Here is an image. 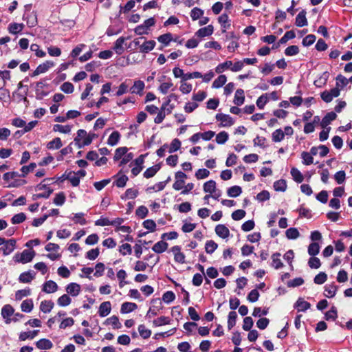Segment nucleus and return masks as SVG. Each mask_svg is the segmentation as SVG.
Here are the masks:
<instances>
[{
	"mask_svg": "<svg viewBox=\"0 0 352 352\" xmlns=\"http://www.w3.org/2000/svg\"><path fill=\"white\" fill-rule=\"evenodd\" d=\"M94 133H87L84 129H79L77 131V135L74 138L76 145L78 148L89 145L95 138Z\"/></svg>",
	"mask_w": 352,
	"mask_h": 352,
	"instance_id": "f257e3e1",
	"label": "nucleus"
},
{
	"mask_svg": "<svg viewBox=\"0 0 352 352\" xmlns=\"http://www.w3.org/2000/svg\"><path fill=\"white\" fill-rule=\"evenodd\" d=\"M156 21L153 17H151L144 21L141 25H138L134 29L135 34L141 36L144 34H148L150 31V28L155 25Z\"/></svg>",
	"mask_w": 352,
	"mask_h": 352,
	"instance_id": "f03ea898",
	"label": "nucleus"
},
{
	"mask_svg": "<svg viewBox=\"0 0 352 352\" xmlns=\"http://www.w3.org/2000/svg\"><path fill=\"white\" fill-rule=\"evenodd\" d=\"M35 256L34 250H24L21 253L16 254L13 259L16 263L25 264L31 262Z\"/></svg>",
	"mask_w": 352,
	"mask_h": 352,
	"instance_id": "7ed1b4c3",
	"label": "nucleus"
},
{
	"mask_svg": "<svg viewBox=\"0 0 352 352\" xmlns=\"http://www.w3.org/2000/svg\"><path fill=\"white\" fill-rule=\"evenodd\" d=\"M340 94V89L338 87H334L330 90H325L320 94L322 100L326 103H329L333 100V98H337Z\"/></svg>",
	"mask_w": 352,
	"mask_h": 352,
	"instance_id": "20e7f679",
	"label": "nucleus"
},
{
	"mask_svg": "<svg viewBox=\"0 0 352 352\" xmlns=\"http://www.w3.org/2000/svg\"><path fill=\"white\" fill-rule=\"evenodd\" d=\"M175 181L173 185V188L175 190H179L183 188L185 179L187 178L186 174L182 171H177L175 175Z\"/></svg>",
	"mask_w": 352,
	"mask_h": 352,
	"instance_id": "39448f33",
	"label": "nucleus"
},
{
	"mask_svg": "<svg viewBox=\"0 0 352 352\" xmlns=\"http://www.w3.org/2000/svg\"><path fill=\"white\" fill-rule=\"evenodd\" d=\"M16 240L14 239L6 240L3 245L0 248L4 256L10 254L16 248Z\"/></svg>",
	"mask_w": 352,
	"mask_h": 352,
	"instance_id": "423d86ee",
	"label": "nucleus"
},
{
	"mask_svg": "<svg viewBox=\"0 0 352 352\" xmlns=\"http://www.w3.org/2000/svg\"><path fill=\"white\" fill-rule=\"evenodd\" d=\"M14 312V308L10 305H6L1 309V316L5 320L6 324H10L12 322L10 318Z\"/></svg>",
	"mask_w": 352,
	"mask_h": 352,
	"instance_id": "0eeeda50",
	"label": "nucleus"
},
{
	"mask_svg": "<svg viewBox=\"0 0 352 352\" xmlns=\"http://www.w3.org/2000/svg\"><path fill=\"white\" fill-rule=\"evenodd\" d=\"M151 302L153 304L158 302L159 305H153L151 307H150L146 315V318H151L152 316L157 315L158 311L162 309V305L160 299H153L152 300Z\"/></svg>",
	"mask_w": 352,
	"mask_h": 352,
	"instance_id": "6e6552de",
	"label": "nucleus"
},
{
	"mask_svg": "<svg viewBox=\"0 0 352 352\" xmlns=\"http://www.w3.org/2000/svg\"><path fill=\"white\" fill-rule=\"evenodd\" d=\"M218 121L221 122L223 126H230L234 124L232 118L228 114L217 113L215 116Z\"/></svg>",
	"mask_w": 352,
	"mask_h": 352,
	"instance_id": "1a4fd4ad",
	"label": "nucleus"
},
{
	"mask_svg": "<svg viewBox=\"0 0 352 352\" xmlns=\"http://www.w3.org/2000/svg\"><path fill=\"white\" fill-rule=\"evenodd\" d=\"M171 252L174 254V259L177 263H184L185 255L181 252V248L179 245H175L171 248Z\"/></svg>",
	"mask_w": 352,
	"mask_h": 352,
	"instance_id": "9d476101",
	"label": "nucleus"
},
{
	"mask_svg": "<svg viewBox=\"0 0 352 352\" xmlns=\"http://www.w3.org/2000/svg\"><path fill=\"white\" fill-rule=\"evenodd\" d=\"M111 311V304L109 301L102 302L98 309V315L102 317L107 316Z\"/></svg>",
	"mask_w": 352,
	"mask_h": 352,
	"instance_id": "9b49d317",
	"label": "nucleus"
},
{
	"mask_svg": "<svg viewBox=\"0 0 352 352\" xmlns=\"http://www.w3.org/2000/svg\"><path fill=\"white\" fill-rule=\"evenodd\" d=\"M58 285L54 280H47L43 285V292L47 294L54 293L58 290Z\"/></svg>",
	"mask_w": 352,
	"mask_h": 352,
	"instance_id": "f8f14e48",
	"label": "nucleus"
},
{
	"mask_svg": "<svg viewBox=\"0 0 352 352\" xmlns=\"http://www.w3.org/2000/svg\"><path fill=\"white\" fill-rule=\"evenodd\" d=\"M306 11L305 10H301L296 16L295 25L297 27H304L307 25L308 22L306 17Z\"/></svg>",
	"mask_w": 352,
	"mask_h": 352,
	"instance_id": "ddd939ff",
	"label": "nucleus"
},
{
	"mask_svg": "<svg viewBox=\"0 0 352 352\" xmlns=\"http://www.w3.org/2000/svg\"><path fill=\"white\" fill-rule=\"evenodd\" d=\"M145 87V84L143 81L138 80L134 82L133 85L130 88L131 94H135L138 95H142L143 90Z\"/></svg>",
	"mask_w": 352,
	"mask_h": 352,
	"instance_id": "4468645a",
	"label": "nucleus"
},
{
	"mask_svg": "<svg viewBox=\"0 0 352 352\" xmlns=\"http://www.w3.org/2000/svg\"><path fill=\"white\" fill-rule=\"evenodd\" d=\"M66 292L73 297L77 296L80 292V285L76 283H71L66 287Z\"/></svg>",
	"mask_w": 352,
	"mask_h": 352,
	"instance_id": "2eb2a0df",
	"label": "nucleus"
},
{
	"mask_svg": "<svg viewBox=\"0 0 352 352\" xmlns=\"http://www.w3.org/2000/svg\"><path fill=\"white\" fill-rule=\"evenodd\" d=\"M156 45V42L154 40L145 41L141 45H140V52L141 53H148L152 51Z\"/></svg>",
	"mask_w": 352,
	"mask_h": 352,
	"instance_id": "dca6fc26",
	"label": "nucleus"
},
{
	"mask_svg": "<svg viewBox=\"0 0 352 352\" xmlns=\"http://www.w3.org/2000/svg\"><path fill=\"white\" fill-rule=\"evenodd\" d=\"M35 277V272L28 271L21 273L19 277V281L21 283H30Z\"/></svg>",
	"mask_w": 352,
	"mask_h": 352,
	"instance_id": "f3484780",
	"label": "nucleus"
},
{
	"mask_svg": "<svg viewBox=\"0 0 352 352\" xmlns=\"http://www.w3.org/2000/svg\"><path fill=\"white\" fill-rule=\"evenodd\" d=\"M23 23H11L8 25V31L10 34H17L21 33L24 29Z\"/></svg>",
	"mask_w": 352,
	"mask_h": 352,
	"instance_id": "a211bd4d",
	"label": "nucleus"
},
{
	"mask_svg": "<svg viewBox=\"0 0 352 352\" xmlns=\"http://www.w3.org/2000/svg\"><path fill=\"white\" fill-rule=\"evenodd\" d=\"M215 232L222 239H227L230 235L229 229L223 224H219L215 227Z\"/></svg>",
	"mask_w": 352,
	"mask_h": 352,
	"instance_id": "6ab92c4d",
	"label": "nucleus"
},
{
	"mask_svg": "<svg viewBox=\"0 0 352 352\" xmlns=\"http://www.w3.org/2000/svg\"><path fill=\"white\" fill-rule=\"evenodd\" d=\"M213 26L212 25H208L206 27L201 28L199 30H198L195 33V36L200 38L208 36L213 33Z\"/></svg>",
	"mask_w": 352,
	"mask_h": 352,
	"instance_id": "aec40b11",
	"label": "nucleus"
},
{
	"mask_svg": "<svg viewBox=\"0 0 352 352\" xmlns=\"http://www.w3.org/2000/svg\"><path fill=\"white\" fill-rule=\"evenodd\" d=\"M36 346L41 350H48L53 347V343L48 339L42 338L36 342Z\"/></svg>",
	"mask_w": 352,
	"mask_h": 352,
	"instance_id": "412c9836",
	"label": "nucleus"
},
{
	"mask_svg": "<svg viewBox=\"0 0 352 352\" xmlns=\"http://www.w3.org/2000/svg\"><path fill=\"white\" fill-rule=\"evenodd\" d=\"M311 307L309 302L304 300L302 298H299L296 302L294 305V308H296L298 311H306Z\"/></svg>",
	"mask_w": 352,
	"mask_h": 352,
	"instance_id": "4be33fe9",
	"label": "nucleus"
},
{
	"mask_svg": "<svg viewBox=\"0 0 352 352\" xmlns=\"http://www.w3.org/2000/svg\"><path fill=\"white\" fill-rule=\"evenodd\" d=\"M337 117V115L335 112H329V113H327L324 117L322 119L321 122H320V126L322 127V128H324L326 127L327 126H328L332 121H333L334 120H336Z\"/></svg>",
	"mask_w": 352,
	"mask_h": 352,
	"instance_id": "5701e85b",
	"label": "nucleus"
},
{
	"mask_svg": "<svg viewBox=\"0 0 352 352\" xmlns=\"http://www.w3.org/2000/svg\"><path fill=\"white\" fill-rule=\"evenodd\" d=\"M168 243L164 240L157 242L152 248L153 252L157 254H161L164 252L168 248Z\"/></svg>",
	"mask_w": 352,
	"mask_h": 352,
	"instance_id": "b1692460",
	"label": "nucleus"
},
{
	"mask_svg": "<svg viewBox=\"0 0 352 352\" xmlns=\"http://www.w3.org/2000/svg\"><path fill=\"white\" fill-rule=\"evenodd\" d=\"M138 308V305L134 302H126L122 304L120 312L122 314H128Z\"/></svg>",
	"mask_w": 352,
	"mask_h": 352,
	"instance_id": "393cba45",
	"label": "nucleus"
},
{
	"mask_svg": "<svg viewBox=\"0 0 352 352\" xmlns=\"http://www.w3.org/2000/svg\"><path fill=\"white\" fill-rule=\"evenodd\" d=\"M245 96L244 91L241 89H238L234 95V103L237 106H241L244 103Z\"/></svg>",
	"mask_w": 352,
	"mask_h": 352,
	"instance_id": "a878e982",
	"label": "nucleus"
},
{
	"mask_svg": "<svg viewBox=\"0 0 352 352\" xmlns=\"http://www.w3.org/2000/svg\"><path fill=\"white\" fill-rule=\"evenodd\" d=\"M160 164H155L151 167L148 168L144 171L143 175L145 178H151L160 170Z\"/></svg>",
	"mask_w": 352,
	"mask_h": 352,
	"instance_id": "bb28decb",
	"label": "nucleus"
},
{
	"mask_svg": "<svg viewBox=\"0 0 352 352\" xmlns=\"http://www.w3.org/2000/svg\"><path fill=\"white\" fill-rule=\"evenodd\" d=\"M125 40L126 39L124 37L121 36V37L118 38L116 40V41L115 42L113 49L115 50L116 54L120 55L123 53V52H124L123 45L125 42Z\"/></svg>",
	"mask_w": 352,
	"mask_h": 352,
	"instance_id": "cd10ccee",
	"label": "nucleus"
},
{
	"mask_svg": "<svg viewBox=\"0 0 352 352\" xmlns=\"http://www.w3.org/2000/svg\"><path fill=\"white\" fill-rule=\"evenodd\" d=\"M139 194L138 190L134 188H128L124 195H121V199L125 200L127 199H135Z\"/></svg>",
	"mask_w": 352,
	"mask_h": 352,
	"instance_id": "c85d7f7f",
	"label": "nucleus"
},
{
	"mask_svg": "<svg viewBox=\"0 0 352 352\" xmlns=\"http://www.w3.org/2000/svg\"><path fill=\"white\" fill-rule=\"evenodd\" d=\"M338 287L334 284L326 285L324 287V296L327 298H333L337 292Z\"/></svg>",
	"mask_w": 352,
	"mask_h": 352,
	"instance_id": "c756f323",
	"label": "nucleus"
},
{
	"mask_svg": "<svg viewBox=\"0 0 352 352\" xmlns=\"http://www.w3.org/2000/svg\"><path fill=\"white\" fill-rule=\"evenodd\" d=\"M173 35L169 32L162 34L157 37V41L164 46L169 45L170 43L173 41Z\"/></svg>",
	"mask_w": 352,
	"mask_h": 352,
	"instance_id": "7c9ffc66",
	"label": "nucleus"
},
{
	"mask_svg": "<svg viewBox=\"0 0 352 352\" xmlns=\"http://www.w3.org/2000/svg\"><path fill=\"white\" fill-rule=\"evenodd\" d=\"M216 188V182L212 179L205 182L203 186L204 191L206 193H210V195L212 194V192H214Z\"/></svg>",
	"mask_w": 352,
	"mask_h": 352,
	"instance_id": "2f4dec72",
	"label": "nucleus"
},
{
	"mask_svg": "<svg viewBox=\"0 0 352 352\" xmlns=\"http://www.w3.org/2000/svg\"><path fill=\"white\" fill-rule=\"evenodd\" d=\"M280 254L276 252L272 255V266L276 270L281 268L283 266L280 258Z\"/></svg>",
	"mask_w": 352,
	"mask_h": 352,
	"instance_id": "473e14b6",
	"label": "nucleus"
},
{
	"mask_svg": "<svg viewBox=\"0 0 352 352\" xmlns=\"http://www.w3.org/2000/svg\"><path fill=\"white\" fill-rule=\"evenodd\" d=\"M54 306L52 300H43L41 302L40 310L43 313H50Z\"/></svg>",
	"mask_w": 352,
	"mask_h": 352,
	"instance_id": "72a5a7b5",
	"label": "nucleus"
},
{
	"mask_svg": "<svg viewBox=\"0 0 352 352\" xmlns=\"http://www.w3.org/2000/svg\"><path fill=\"white\" fill-rule=\"evenodd\" d=\"M219 23L221 24L223 30L222 32H225L227 29H228L230 26L229 23V17L227 14H221L218 19Z\"/></svg>",
	"mask_w": 352,
	"mask_h": 352,
	"instance_id": "f704fd0d",
	"label": "nucleus"
},
{
	"mask_svg": "<svg viewBox=\"0 0 352 352\" xmlns=\"http://www.w3.org/2000/svg\"><path fill=\"white\" fill-rule=\"evenodd\" d=\"M63 146L60 138H55L47 144L46 147L50 150L58 149Z\"/></svg>",
	"mask_w": 352,
	"mask_h": 352,
	"instance_id": "c9c22d12",
	"label": "nucleus"
},
{
	"mask_svg": "<svg viewBox=\"0 0 352 352\" xmlns=\"http://www.w3.org/2000/svg\"><path fill=\"white\" fill-rule=\"evenodd\" d=\"M227 81L226 75L221 74L212 82V87L214 89H219L223 87Z\"/></svg>",
	"mask_w": 352,
	"mask_h": 352,
	"instance_id": "e433bc0d",
	"label": "nucleus"
},
{
	"mask_svg": "<svg viewBox=\"0 0 352 352\" xmlns=\"http://www.w3.org/2000/svg\"><path fill=\"white\" fill-rule=\"evenodd\" d=\"M34 307L33 301L32 299H27L22 302L21 308L22 311L25 313H30Z\"/></svg>",
	"mask_w": 352,
	"mask_h": 352,
	"instance_id": "4c0bfd02",
	"label": "nucleus"
},
{
	"mask_svg": "<svg viewBox=\"0 0 352 352\" xmlns=\"http://www.w3.org/2000/svg\"><path fill=\"white\" fill-rule=\"evenodd\" d=\"M291 175L292 176L293 179L297 183L302 182L304 179V177L301 172L296 168L293 167L291 169Z\"/></svg>",
	"mask_w": 352,
	"mask_h": 352,
	"instance_id": "58836bf2",
	"label": "nucleus"
},
{
	"mask_svg": "<svg viewBox=\"0 0 352 352\" xmlns=\"http://www.w3.org/2000/svg\"><path fill=\"white\" fill-rule=\"evenodd\" d=\"M242 192V189L239 186H233L227 190V194L230 197H236Z\"/></svg>",
	"mask_w": 352,
	"mask_h": 352,
	"instance_id": "ea45409f",
	"label": "nucleus"
},
{
	"mask_svg": "<svg viewBox=\"0 0 352 352\" xmlns=\"http://www.w3.org/2000/svg\"><path fill=\"white\" fill-rule=\"evenodd\" d=\"M232 65V62L231 60H226L222 63L219 64L215 68V72L217 74H221L226 69H230V67Z\"/></svg>",
	"mask_w": 352,
	"mask_h": 352,
	"instance_id": "a19ab883",
	"label": "nucleus"
},
{
	"mask_svg": "<svg viewBox=\"0 0 352 352\" xmlns=\"http://www.w3.org/2000/svg\"><path fill=\"white\" fill-rule=\"evenodd\" d=\"M120 138V134L118 131H113L111 133V134L109 135L107 144L110 146H115L116 145Z\"/></svg>",
	"mask_w": 352,
	"mask_h": 352,
	"instance_id": "79ce46f5",
	"label": "nucleus"
},
{
	"mask_svg": "<svg viewBox=\"0 0 352 352\" xmlns=\"http://www.w3.org/2000/svg\"><path fill=\"white\" fill-rule=\"evenodd\" d=\"M237 318L236 312L234 311H230L228 316V329H232L236 324Z\"/></svg>",
	"mask_w": 352,
	"mask_h": 352,
	"instance_id": "37998d69",
	"label": "nucleus"
},
{
	"mask_svg": "<svg viewBox=\"0 0 352 352\" xmlns=\"http://www.w3.org/2000/svg\"><path fill=\"white\" fill-rule=\"evenodd\" d=\"M106 324H111L113 329H120L122 325L119 321V318L116 316H112L107 318L104 322Z\"/></svg>",
	"mask_w": 352,
	"mask_h": 352,
	"instance_id": "c03bdc74",
	"label": "nucleus"
},
{
	"mask_svg": "<svg viewBox=\"0 0 352 352\" xmlns=\"http://www.w3.org/2000/svg\"><path fill=\"white\" fill-rule=\"evenodd\" d=\"M285 235L288 239L294 240L299 237L300 233L297 228H290L286 230Z\"/></svg>",
	"mask_w": 352,
	"mask_h": 352,
	"instance_id": "a18cd8bd",
	"label": "nucleus"
},
{
	"mask_svg": "<svg viewBox=\"0 0 352 352\" xmlns=\"http://www.w3.org/2000/svg\"><path fill=\"white\" fill-rule=\"evenodd\" d=\"M274 188L276 191L284 192L287 189V183L285 179H279L274 183Z\"/></svg>",
	"mask_w": 352,
	"mask_h": 352,
	"instance_id": "49530a36",
	"label": "nucleus"
},
{
	"mask_svg": "<svg viewBox=\"0 0 352 352\" xmlns=\"http://www.w3.org/2000/svg\"><path fill=\"white\" fill-rule=\"evenodd\" d=\"M72 302L71 298L67 294H63L60 296L57 300V304L60 307H66Z\"/></svg>",
	"mask_w": 352,
	"mask_h": 352,
	"instance_id": "de8ad7c7",
	"label": "nucleus"
},
{
	"mask_svg": "<svg viewBox=\"0 0 352 352\" xmlns=\"http://www.w3.org/2000/svg\"><path fill=\"white\" fill-rule=\"evenodd\" d=\"M53 129L54 131H58L62 133L67 134L71 132L72 127L69 125H61L57 124L54 125Z\"/></svg>",
	"mask_w": 352,
	"mask_h": 352,
	"instance_id": "09e8293b",
	"label": "nucleus"
},
{
	"mask_svg": "<svg viewBox=\"0 0 352 352\" xmlns=\"http://www.w3.org/2000/svg\"><path fill=\"white\" fill-rule=\"evenodd\" d=\"M285 134L282 129H278L275 130L272 135V140L274 142H279L284 139Z\"/></svg>",
	"mask_w": 352,
	"mask_h": 352,
	"instance_id": "8fccbe9b",
	"label": "nucleus"
},
{
	"mask_svg": "<svg viewBox=\"0 0 352 352\" xmlns=\"http://www.w3.org/2000/svg\"><path fill=\"white\" fill-rule=\"evenodd\" d=\"M229 138V135L226 131H221L216 135V142L219 144H225Z\"/></svg>",
	"mask_w": 352,
	"mask_h": 352,
	"instance_id": "3c124183",
	"label": "nucleus"
},
{
	"mask_svg": "<svg viewBox=\"0 0 352 352\" xmlns=\"http://www.w3.org/2000/svg\"><path fill=\"white\" fill-rule=\"evenodd\" d=\"M218 245L212 240L207 241L205 245V250L208 254H212L217 248Z\"/></svg>",
	"mask_w": 352,
	"mask_h": 352,
	"instance_id": "603ef678",
	"label": "nucleus"
},
{
	"mask_svg": "<svg viewBox=\"0 0 352 352\" xmlns=\"http://www.w3.org/2000/svg\"><path fill=\"white\" fill-rule=\"evenodd\" d=\"M31 294V289L29 287H27L23 289H20L16 292L15 298L16 300H20L23 298L28 296Z\"/></svg>",
	"mask_w": 352,
	"mask_h": 352,
	"instance_id": "864d4df0",
	"label": "nucleus"
},
{
	"mask_svg": "<svg viewBox=\"0 0 352 352\" xmlns=\"http://www.w3.org/2000/svg\"><path fill=\"white\" fill-rule=\"evenodd\" d=\"M65 195L63 192L57 193L53 200V203L58 206H63L65 202Z\"/></svg>",
	"mask_w": 352,
	"mask_h": 352,
	"instance_id": "5fc2aeb1",
	"label": "nucleus"
},
{
	"mask_svg": "<svg viewBox=\"0 0 352 352\" xmlns=\"http://www.w3.org/2000/svg\"><path fill=\"white\" fill-rule=\"evenodd\" d=\"M26 219V215L23 212H20L14 214L12 219L11 222L12 224H19L23 223Z\"/></svg>",
	"mask_w": 352,
	"mask_h": 352,
	"instance_id": "6e6d98bb",
	"label": "nucleus"
},
{
	"mask_svg": "<svg viewBox=\"0 0 352 352\" xmlns=\"http://www.w3.org/2000/svg\"><path fill=\"white\" fill-rule=\"evenodd\" d=\"M54 66V63L52 60H47L42 64H40L37 67L40 70L41 74H43L48 71L49 69Z\"/></svg>",
	"mask_w": 352,
	"mask_h": 352,
	"instance_id": "4d7b16f0",
	"label": "nucleus"
},
{
	"mask_svg": "<svg viewBox=\"0 0 352 352\" xmlns=\"http://www.w3.org/2000/svg\"><path fill=\"white\" fill-rule=\"evenodd\" d=\"M301 157H302V162L305 165H310L314 163V158L311 156V155L306 151H303L301 153Z\"/></svg>",
	"mask_w": 352,
	"mask_h": 352,
	"instance_id": "13d9d810",
	"label": "nucleus"
},
{
	"mask_svg": "<svg viewBox=\"0 0 352 352\" xmlns=\"http://www.w3.org/2000/svg\"><path fill=\"white\" fill-rule=\"evenodd\" d=\"M138 331L140 336L144 339L148 338L151 335V331L146 329L144 324L138 326Z\"/></svg>",
	"mask_w": 352,
	"mask_h": 352,
	"instance_id": "bf43d9fd",
	"label": "nucleus"
},
{
	"mask_svg": "<svg viewBox=\"0 0 352 352\" xmlns=\"http://www.w3.org/2000/svg\"><path fill=\"white\" fill-rule=\"evenodd\" d=\"M128 148L126 147H119L115 151V155L113 157L114 161H118L122 159L124 155L127 152Z\"/></svg>",
	"mask_w": 352,
	"mask_h": 352,
	"instance_id": "052dcab7",
	"label": "nucleus"
},
{
	"mask_svg": "<svg viewBox=\"0 0 352 352\" xmlns=\"http://www.w3.org/2000/svg\"><path fill=\"white\" fill-rule=\"evenodd\" d=\"M85 214L82 212H78L74 214V217L72 218L75 223H79L82 226L85 225L87 223L86 219L84 218Z\"/></svg>",
	"mask_w": 352,
	"mask_h": 352,
	"instance_id": "680f3d73",
	"label": "nucleus"
},
{
	"mask_svg": "<svg viewBox=\"0 0 352 352\" xmlns=\"http://www.w3.org/2000/svg\"><path fill=\"white\" fill-rule=\"evenodd\" d=\"M204 14V10L199 8H194L190 11V17L193 21H196L201 18Z\"/></svg>",
	"mask_w": 352,
	"mask_h": 352,
	"instance_id": "e2e57ef3",
	"label": "nucleus"
},
{
	"mask_svg": "<svg viewBox=\"0 0 352 352\" xmlns=\"http://www.w3.org/2000/svg\"><path fill=\"white\" fill-rule=\"evenodd\" d=\"M173 86V84L171 80L169 79L168 81L161 83L158 89L162 94H166L168 93L169 89L170 87H172Z\"/></svg>",
	"mask_w": 352,
	"mask_h": 352,
	"instance_id": "0e129e2a",
	"label": "nucleus"
},
{
	"mask_svg": "<svg viewBox=\"0 0 352 352\" xmlns=\"http://www.w3.org/2000/svg\"><path fill=\"white\" fill-rule=\"evenodd\" d=\"M170 323V318L166 316H161L153 320V324L155 327H160L162 325L168 324Z\"/></svg>",
	"mask_w": 352,
	"mask_h": 352,
	"instance_id": "69168bd1",
	"label": "nucleus"
},
{
	"mask_svg": "<svg viewBox=\"0 0 352 352\" xmlns=\"http://www.w3.org/2000/svg\"><path fill=\"white\" fill-rule=\"evenodd\" d=\"M128 179H129L126 175H122L114 182V185L118 188H123L126 186Z\"/></svg>",
	"mask_w": 352,
	"mask_h": 352,
	"instance_id": "338daca9",
	"label": "nucleus"
},
{
	"mask_svg": "<svg viewBox=\"0 0 352 352\" xmlns=\"http://www.w3.org/2000/svg\"><path fill=\"white\" fill-rule=\"evenodd\" d=\"M320 246L318 243H311L308 247V253L312 256H315L319 253Z\"/></svg>",
	"mask_w": 352,
	"mask_h": 352,
	"instance_id": "774afa93",
	"label": "nucleus"
}]
</instances>
